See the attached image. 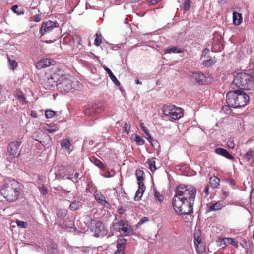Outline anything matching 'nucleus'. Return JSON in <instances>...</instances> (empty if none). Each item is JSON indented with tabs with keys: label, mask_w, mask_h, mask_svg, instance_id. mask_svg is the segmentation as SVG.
<instances>
[{
	"label": "nucleus",
	"mask_w": 254,
	"mask_h": 254,
	"mask_svg": "<svg viewBox=\"0 0 254 254\" xmlns=\"http://www.w3.org/2000/svg\"><path fill=\"white\" fill-rule=\"evenodd\" d=\"M196 193V189L191 186H177L172 200L175 211L180 215L192 213Z\"/></svg>",
	"instance_id": "f257e3e1"
},
{
	"label": "nucleus",
	"mask_w": 254,
	"mask_h": 254,
	"mask_svg": "<svg viewBox=\"0 0 254 254\" xmlns=\"http://www.w3.org/2000/svg\"><path fill=\"white\" fill-rule=\"evenodd\" d=\"M196 193V189L191 186H177L172 200L175 211L180 215L192 213Z\"/></svg>",
	"instance_id": "f03ea898"
},
{
	"label": "nucleus",
	"mask_w": 254,
	"mask_h": 254,
	"mask_svg": "<svg viewBox=\"0 0 254 254\" xmlns=\"http://www.w3.org/2000/svg\"><path fill=\"white\" fill-rule=\"evenodd\" d=\"M20 190V185L17 181L7 178L3 181L0 193L7 201L13 202L18 199Z\"/></svg>",
	"instance_id": "7ed1b4c3"
},
{
	"label": "nucleus",
	"mask_w": 254,
	"mask_h": 254,
	"mask_svg": "<svg viewBox=\"0 0 254 254\" xmlns=\"http://www.w3.org/2000/svg\"><path fill=\"white\" fill-rule=\"evenodd\" d=\"M233 90L254 91V77L245 73H238L231 85Z\"/></svg>",
	"instance_id": "20e7f679"
},
{
	"label": "nucleus",
	"mask_w": 254,
	"mask_h": 254,
	"mask_svg": "<svg viewBox=\"0 0 254 254\" xmlns=\"http://www.w3.org/2000/svg\"><path fill=\"white\" fill-rule=\"evenodd\" d=\"M249 97L245 93L239 90L230 91L226 96V102L229 107L238 108L245 106L249 101Z\"/></svg>",
	"instance_id": "39448f33"
},
{
	"label": "nucleus",
	"mask_w": 254,
	"mask_h": 254,
	"mask_svg": "<svg viewBox=\"0 0 254 254\" xmlns=\"http://www.w3.org/2000/svg\"><path fill=\"white\" fill-rule=\"evenodd\" d=\"M78 83V81L73 77L62 75L57 80V88L61 92H68L75 88V85Z\"/></svg>",
	"instance_id": "423d86ee"
},
{
	"label": "nucleus",
	"mask_w": 254,
	"mask_h": 254,
	"mask_svg": "<svg viewBox=\"0 0 254 254\" xmlns=\"http://www.w3.org/2000/svg\"><path fill=\"white\" fill-rule=\"evenodd\" d=\"M163 112L165 115L170 116L174 120L179 119L183 116V109L172 104L165 105Z\"/></svg>",
	"instance_id": "0eeeda50"
},
{
	"label": "nucleus",
	"mask_w": 254,
	"mask_h": 254,
	"mask_svg": "<svg viewBox=\"0 0 254 254\" xmlns=\"http://www.w3.org/2000/svg\"><path fill=\"white\" fill-rule=\"evenodd\" d=\"M113 229L119 232L121 235L127 236L132 233V229L127 222L121 220L113 224Z\"/></svg>",
	"instance_id": "6e6552de"
},
{
	"label": "nucleus",
	"mask_w": 254,
	"mask_h": 254,
	"mask_svg": "<svg viewBox=\"0 0 254 254\" xmlns=\"http://www.w3.org/2000/svg\"><path fill=\"white\" fill-rule=\"evenodd\" d=\"M104 109L102 103H91L85 107L84 112L85 115L89 116H94L100 113Z\"/></svg>",
	"instance_id": "1a4fd4ad"
},
{
	"label": "nucleus",
	"mask_w": 254,
	"mask_h": 254,
	"mask_svg": "<svg viewBox=\"0 0 254 254\" xmlns=\"http://www.w3.org/2000/svg\"><path fill=\"white\" fill-rule=\"evenodd\" d=\"M58 27L59 24L57 22L48 21L47 22H44L42 24L40 32L41 34V35H43L52 31L54 28Z\"/></svg>",
	"instance_id": "9d476101"
},
{
	"label": "nucleus",
	"mask_w": 254,
	"mask_h": 254,
	"mask_svg": "<svg viewBox=\"0 0 254 254\" xmlns=\"http://www.w3.org/2000/svg\"><path fill=\"white\" fill-rule=\"evenodd\" d=\"M95 236L96 237H103L107 234V230L105 229L103 223L100 221H95Z\"/></svg>",
	"instance_id": "9b49d317"
},
{
	"label": "nucleus",
	"mask_w": 254,
	"mask_h": 254,
	"mask_svg": "<svg viewBox=\"0 0 254 254\" xmlns=\"http://www.w3.org/2000/svg\"><path fill=\"white\" fill-rule=\"evenodd\" d=\"M20 142L18 141H13L11 142L7 147V151L9 155L13 157H15L16 155H18L20 153L19 147Z\"/></svg>",
	"instance_id": "f8f14e48"
},
{
	"label": "nucleus",
	"mask_w": 254,
	"mask_h": 254,
	"mask_svg": "<svg viewBox=\"0 0 254 254\" xmlns=\"http://www.w3.org/2000/svg\"><path fill=\"white\" fill-rule=\"evenodd\" d=\"M189 76L194 80L193 82H196L200 84L206 82L205 76L203 74L200 72L191 73L189 75Z\"/></svg>",
	"instance_id": "ddd939ff"
},
{
	"label": "nucleus",
	"mask_w": 254,
	"mask_h": 254,
	"mask_svg": "<svg viewBox=\"0 0 254 254\" xmlns=\"http://www.w3.org/2000/svg\"><path fill=\"white\" fill-rule=\"evenodd\" d=\"M84 201V199L83 196H79L77 198V199L73 201L70 205V209L72 211H75L82 206V203Z\"/></svg>",
	"instance_id": "4468645a"
},
{
	"label": "nucleus",
	"mask_w": 254,
	"mask_h": 254,
	"mask_svg": "<svg viewBox=\"0 0 254 254\" xmlns=\"http://www.w3.org/2000/svg\"><path fill=\"white\" fill-rule=\"evenodd\" d=\"M138 189L136 192L134 199L135 201H140L145 190V186L143 183H138Z\"/></svg>",
	"instance_id": "2eb2a0df"
},
{
	"label": "nucleus",
	"mask_w": 254,
	"mask_h": 254,
	"mask_svg": "<svg viewBox=\"0 0 254 254\" xmlns=\"http://www.w3.org/2000/svg\"><path fill=\"white\" fill-rule=\"evenodd\" d=\"M46 78H47V83L48 85L51 86H54L56 85L57 86V80H59L60 76L56 73H54L52 75H46Z\"/></svg>",
	"instance_id": "dca6fc26"
},
{
	"label": "nucleus",
	"mask_w": 254,
	"mask_h": 254,
	"mask_svg": "<svg viewBox=\"0 0 254 254\" xmlns=\"http://www.w3.org/2000/svg\"><path fill=\"white\" fill-rule=\"evenodd\" d=\"M53 61H51L49 59H45L41 60L37 63L36 65V68L38 69H41L45 68L53 64Z\"/></svg>",
	"instance_id": "f3484780"
},
{
	"label": "nucleus",
	"mask_w": 254,
	"mask_h": 254,
	"mask_svg": "<svg viewBox=\"0 0 254 254\" xmlns=\"http://www.w3.org/2000/svg\"><path fill=\"white\" fill-rule=\"evenodd\" d=\"M215 152L216 153L222 155L229 159L233 160L234 158V157L225 149L217 148L215 149Z\"/></svg>",
	"instance_id": "a211bd4d"
},
{
	"label": "nucleus",
	"mask_w": 254,
	"mask_h": 254,
	"mask_svg": "<svg viewBox=\"0 0 254 254\" xmlns=\"http://www.w3.org/2000/svg\"><path fill=\"white\" fill-rule=\"evenodd\" d=\"M104 69L108 73L109 76L112 80L113 82L117 86H119L120 85V83L118 80L116 78L115 75L113 74L111 70L106 66H105Z\"/></svg>",
	"instance_id": "6ab92c4d"
},
{
	"label": "nucleus",
	"mask_w": 254,
	"mask_h": 254,
	"mask_svg": "<svg viewBox=\"0 0 254 254\" xmlns=\"http://www.w3.org/2000/svg\"><path fill=\"white\" fill-rule=\"evenodd\" d=\"M242 20V17L241 14L234 12L233 14V23L235 25H239Z\"/></svg>",
	"instance_id": "aec40b11"
},
{
	"label": "nucleus",
	"mask_w": 254,
	"mask_h": 254,
	"mask_svg": "<svg viewBox=\"0 0 254 254\" xmlns=\"http://www.w3.org/2000/svg\"><path fill=\"white\" fill-rule=\"evenodd\" d=\"M140 127L142 130L144 131V133L145 134L146 136V139L148 140V141L151 144L152 146H154V143L153 142V139L149 133V132L147 131V129L145 127L144 125V124L143 123H141L140 124Z\"/></svg>",
	"instance_id": "412c9836"
},
{
	"label": "nucleus",
	"mask_w": 254,
	"mask_h": 254,
	"mask_svg": "<svg viewBox=\"0 0 254 254\" xmlns=\"http://www.w3.org/2000/svg\"><path fill=\"white\" fill-rule=\"evenodd\" d=\"M220 179L216 176L211 177L209 180L211 187L215 188L219 185Z\"/></svg>",
	"instance_id": "4be33fe9"
},
{
	"label": "nucleus",
	"mask_w": 254,
	"mask_h": 254,
	"mask_svg": "<svg viewBox=\"0 0 254 254\" xmlns=\"http://www.w3.org/2000/svg\"><path fill=\"white\" fill-rule=\"evenodd\" d=\"M95 198L98 203L102 205H105V204H108L106 201L105 196L100 193H96L95 194Z\"/></svg>",
	"instance_id": "5701e85b"
},
{
	"label": "nucleus",
	"mask_w": 254,
	"mask_h": 254,
	"mask_svg": "<svg viewBox=\"0 0 254 254\" xmlns=\"http://www.w3.org/2000/svg\"><path fill=\"white\" fill-rule=\"evenodd\" d=\"M222 208V204L219 202H217L208 206V211H212L220 210Z\"/></svg>",
	"instance_id": "b1692460"
},
{
	"label": "nucleus",
	"mask_w": 254,
	"mask_h": 254,
	"mask_svg": "<svg viewBox=\"0 0 254 254\" xmlns=\"http://www.w3.org/2000/svg\"><path fill=\"white\" fill-rule=\"evenodd\" d=\"M71 142L70 141H69V139H64L61 141V145L62 146V147L63 148H65V149L67 150H69L70 147L71 146Z\"/></svg>",
	"instance_id": "393cba45"
},
{
	"label": "nucleus",
	"mask_w": 254,
	"mask_h": 254,
	"mask_svg": "<svg viewBox=\"0 0 254 254\" xmlns=\"http://www.w3.org/2000/svg\"><path fill=\"white\" fill-rule=\"evenodd\" d=\"M166 53H180L182 52V51L176 47H172L171 48H167L165 49Z\"/></svg>",
	"instance_id": "a878e982"
},
{
	"label": "nucleus",
	"mask_w": 254,
	"mask_h": 254,
	"mask_svg": "<svg viewBox=\"0 0 254 254\" xmlns=\"http://www.w3.org/2000/svg\"><path fill=\"white\" fill-rule=\"evenodd\" d=\"M143 174L144 172L143 171L139 169L136 170L135 175L136 176L138 183H143L142 181L143 180Z\"/></svg>",
	"instance_id": "bb28decb"
},
{
	"label": "nucleus",
	"mask_w": 254,
	"mask_h": 254,
	"mask_svg": "<svg viewBox=\"0 0 254 254\" xmlns=\"http://www.w3.org/2000/svg\"><path fill=\"white\" fill-rule=\"evenodd\" d=\"M216 63L215 58H210L208 60H204L203 62V65L205 66L209 67Z\"/></svg>",
	"instance_id": "cd10ccee"
},
{
	"label": "nucleus",
	"mask_w": 254,
	"mask_h": 254,
	"mask_svg": "<svg viewBox=\"0 0 254 254\" xmlns=\"http://www.w3.org/2000/svg\"><path fill=\"white\" fill-rule=\"evenodd\" d=\"M254 155V152L252 149H250L247 153H246L243 157L247 161H250L251 159L253 158Z\"/></svg>",
	"instance_id": "c85d7f7f"
},
{
	"label": "nucleus",
	"mask_w": 254,
	"mask_h": 254,
	"mask_svg": "<svg viewBox=\"0 0 254 254\" xmlns=\"http://www.w3.org/2000/svg\"><path fill=\"white\" fill-rule=\"evenodd\" d=\"M16 99L20 102H22L23 104L26 103L27 102L25 97L23 95L22 93H21L20 91H18L16 92Z\"/></svg>",
	"instance_id": "c756f323"
},
{
	"label": "nucleus",
	"mask_w": 254,
	"mask_h": 254,
	"mask_svg": "<svg viewBox=\"0 0 254 254\" xmlns=\"http://www.w3.org/2000/svg\"><path fill=\"white\" fill-rule=\"evenodd\" d=\"M149 164V168L151 171L153 172L155 171L157 168L155 165V161L154 160V158H152L151 160H148V161Z\"/></svg>",
	"instance_id": "7c9ffc66"
},
{
	"label": "nucleus",
	"mask_w": 254,
	"mask_h": 254,
	"mask_svg": "<svg viewBox=\"0 0 254 254\" xmlns=\"http://www.w3.org/2000/svg\"><path fill=\"white\" fill-rule=\"evenodd\" d=\"M194 244L195 245H197L200 243H203L202 239L200 235L199 232H195L194 234Z\"/></svg>",
	"instance_id": "2f4dec72"
},
{
	"label": "nucleus",
	"mask_w": 254,
	"mask_h": 254,
	"mask_svg": "<svg viewBox=\"0 0 254 254\" xmlns=\"http://www.w3.org/2000/svg\"><path fill=\"white\" fill-rule=\"evenodd\" d=\"M49 254H58V251L55 245H51L48 248Z\"/></svg>",
	"instance_id": "473e14b6"
},
{
	"label": "nucleus",
	"mask_w": 254,
	"mask_h": 254,
	"mask_svg": "<svg viewBox=\"0 0 254 254\" xmlns=\"http://www.w3.org/2000/svg\"><path fill=\"white\" fill-rule=\"evenodd\" d=\"M196 250L198 253L202 254L205 251V247L203 243H200L195 245Z\"/></svg>",
	"instance_id": "72a5a7b5"
},
{
	"label": "nucleus",
	"mask_w": 254,
	"mask_h": 254,
	"mask_svg": "<svg viewBox=\"0 0 254 254\" xmlns=\"http://www.w3.org/2000/svg\"><path fill=\"white\" fill-rule=\"evenodd\" d=\"M127 240L125 238L119 239L117 241V247H122L123 249L125 248V244Z\"/></svg>",
	"instance_id": "f704fd0d"
},
{
	"label": "nucleus",
	"mask_w": 254,
	"mask_h": 254,
	"mask_svg": "<svg viewBox=\"0 0 254 254\" xmlns=\"http://www.w3.org/2000/svg\"><path fill=\"white\" fill-rule=\"evenodd\" d=\"M101 39H102L101 34L99 32H97L96 34V38H95V39L94 41V44L97 46H99V45L102 42Z\"/></svg>",
	"instance_id": "c9c22d12"
},
{
	"label": "nucleus",
	"mask_w": 254,
	"mask_h": 254,
	"mask_svg": "<svg viewBox=\"0 0 254 254\" xmlns=\"http://www.w3.org/2000/svg\"><path fill=\"white\" fill-rule=\"evenodd\" d=\"M134 140L136 142L137 144L138 145H142L144 143V140L137 134L135 135Z\"/></svg>",
	"instance_id": "e433bc0d"
},
{
	"label": "nucleus",
	"mask_w": 254,
	"mask_h": 254,
	"mask_svg": "<svg viewBox=\"0 0 254 254\" xmlns=\"http://www.w3.org/2000/svg\"><path fill=\"white\" fill-rule=\"evenodd\" d=\"M233 242V239L229 238H225L221 240V245L227 246Z\"/></svg>",
	"instance_id": "4c0bfd02"
},
{
	"label": "nucleus",
	"mask_w": 254,
	"mask_h": 254,
	"mask_svg": "<svg viewBox=\"0 0 254 254\" xmlns=\"http://www.w3.org/2000/svg\"><path fill=\"white\" fill-rule=\"evenodd\" d=\"M94 163L95 165L98 166L99 168L102 170H104L105 169V165L103 162H102L100 160L98 159H94Z\"/></svg>",
	"instance_id": "58836bf2"
},
{
	"label": "nucleus",
	"mask_w": 254,
	"mask_h": 254,
	"mask_svg": "<svg viewBox=\"0 0 254 254\" xmlns=\"http://www.w3.org/2000/svg\"><path fill=\"white\" fill-rule=\"evenodd\" d=\"M68 38L69 39L72 38V39L73 41V42H75V41H76V42L78 44L81 45V42H82L81 38L78 35H75L74 36H73L72 37L71 36H69Z\"/></svg>",
	"instance_id": "ea45409f"
},
{
	"label": "nucleus",
	"mask_w": 254,
	"mask_h": 254,
	"mask_svg": "<svg viewBox=\"0 0 254 254\" xmlns=\"http://www.w3.org/2000/svg\"><path fill=\"white\" fill-rule=\"evenodd\" d=\"M190 0H185L184 4V10L188 11L190 9L191 4Z\"/></svg>",
	"instance_id": "a19ab883"
},
{
	"label": "nucleus",
	"mask_w": 254,
	"mask_h": 254,
	"mask_svg": "<svg viewBox=\"0 0 254 254\" xmlns=\"http://www.w3.org/2000/svg\"><path fill=\"white\" fill-rule=\"evenodd\" d=\"M55 112L51 110H47L45 111V116L47 118H51L55 114Z\"/></svg>",
	"instance_id": "79ce46f5"
},
{
	"label": "nucleus",
	"mask_w": 254,
	"mask_h": 254,
	"mask_svg": "<svg viewBox=\"0 0 254 254\" xmlns=\"http://www.w3.org/2000/svg\"><path fill=\"white\" fill-rule=\"evenodd\" d=\"M18 8V6L17 5H14L12 7V10L17 15H20L24 14L23 11H17V9Z\"/></svg>",
	"instance_id": "37998d69"
},
{
	"label": "nucleus",
	"mask_w": 254,
	"mask_h": 254,
	"mask_svg": "<svg viewBox=\"0 0 254 254\" xmlns=\"http://www.w3.org/2000/svg\"><path fill=\"white\" fill-rule=\"evenodd\" d=\"M16 223L18 226H20L21 227L23 228H27L28 226L27 222L20 220H17Z\"/></svg>",
	"instance_id": "c03bdc74"
},
{
	"label": "nucleus",
	"mask_w": 254,
	"mask_h": 254,
	"mask_svg": "<svg viewBox=\"0 0 254 254\" xmlns=\"http://www.w3.org/2000/svg\"><path fill=\"white\" fill-rule=\"evenodd\" d=\"M155 197L157 200H158L159 202H161L163 200V197L160 195V194L157 191H155L154 194Z\"/></svg>",
	"instance_id": "a18cd8bd"
},
{
	"label": "nucleus",
	"mask_w": 254,
	"mask_h": 254,
	"mask_svg": "<svg viewBox=\"0 0 254 254\" xmlns=\"http://www.w3.org/2000/svg\"><path fill=\"white\" fill-rule=\"evenodd\" d=\"M9 62L10 65V68L14 69L17 65V63L16 61L15 60L11 61L10 59H9Z\"/></svg>",
	"instance_id": "49530a36"
},
{
	"label": "nucleus",
	"mask_w": 254,
	"mask_h": 254,
	"mask_svg": "<svg viewBox=\"0 0 254 254\" xmlns=\"http://www.w3.org/2000/svg\"><path fill=\"white\" fill-rule=\"evenodd\" d=\"M39 191H40L41 193L43 195H45L47 193V188L45 186H43L42 187H40L39 188Z\"/></svg>",
	"instance_id": "de8ad7c7"
},
{
	"label": "nucleus",
	"mask_w": 254,
	"mask_h": 254,
	"mask_svg": "<svg viewBox=\"0 0 254 254\" xmlns=\"http://www.w3.org/2000/svg\"><path fill=\"white\" fill-rule=\"evenodd\" d=\"M123 128L124 129V131L126 132L127 134H128L129 129L130 128V124H128L127 123H126Z\"/></svg>",
	"instance_id": "09e8293b"
},
{
	"label": "nucleus",
	"mask_w": 254,
	"mask_h": 254,
	"mask_svg": "<svg viewBox=\"0 0 254 254\" xmlns=\"http://www.w3.org/2000/svg\"><path fill=\"white\" fill-rule=\"evenodd\" d=\"M250 201L251 205L254 206V190L252 191L250 195Z\"/></svg>",
	"instance_id": "8fccbe9b"
},
{
	"label": "nucleus",
	"mask_w": 254,
	"mask_h": 254,
	"mask_svg": "<svg viewBox=\"0 0 254 254\" xmlns=\"http://www.w3.org/2000/svg\"><path fill=\"white\" fill-rule=\"evenodd\" d=\"M117 250L115 252V254H125L124 249L122 247H117Z\"/></svg>",
	"instance_id": "3c124183"
},
{
	"label": "nucleus",
	"mask_w": 254,
	"mask_h": 254,
	"mask_svg": "<svg viewBox=\"0 0 254 254\" xmlns=\"http://www.w3.org/2000/svg\"><path fill=\"white\" fill-rule=\"evenodd\" d=\"M227 146L231 149H234L235 144L233 140H229L227 142Z\"/></svg>",
	"instance_id": "603ef678"
},
{
	"label": "nucleus",
	"mask_w": 254,
	"mask_h": 254,
	"mask_svg": "<svg viewBox=\"0 0 254 254\" xmlns=\"http://www.w3.org/2000/svg\"><path fill=\"white\" fill-rule=\"evenodd\" d=\"M33 20L35 22H39L41 21V17L39 14H36L34 15L33 17Z\"/></svg>",
	"instance_id": "864d4df0"
},
{
	"label": "nucleus",
	"mask_w": 254,
	"mask_h": 254,
	"mask_svg": "<svg viewBox=\"0 0 254 254\" xmlns=\"http://www.w3.org/2000/svg\"><path fill=\"white\" fill-rule=\"evenodd\" d=\"M149 219H148V218L146 217H143L140 221L139 222H138V225H141L143 223H145V222H146L147 221H148Z\"/></svg>",
	"instance_id": "5fc2aeb1"
},
{
	"label": "nucleus",
	"mask_w": 254,
	"mask_h": 254,
	"mask_svg": "<svg viewBox=\"0 0 254 254\" xmlns=\"http://www.w3.org/2000/svg\"><path fill=\"white\" fill-rule=\"evenodd\" d=\"M209 52V50L207 48H205L202 52V56H205Z\"/></svg>",
	"instance_id": "6e6d98bb"
},
{
	"label": "nucleus",
	"mask_w": 254,
	"mask_h": 254,
	"mask_svg": "<svg viewBox=\"0 0 254 254\" xmlns=\"http://www.w3.org/2000/svg\"><path fill=\"white\" fill-rule=\"evenodd\" d=\"M209 186L207 185L205 187L204 192L207 195L209 193Z\"/></svg>",
	"instance_id": "4d7b16f0"
},
{
	"label": "nucleus",
	"mask_w": 254,
	"mask_h": 254,
	"mask_svg": "<svg viewBox=\"0 0 254 254\" xmlns=\"http://www.w3.org/2000/svg\"><path fill=\"white\" fill-rule=\"evenodd\" d=\"M56 128H54V129H46V131L49 133H53L54 132H55V131H56Z\"/></svg>",
	"instance_id": "13d9d810"
},
{
	"label": "nucleus",
	"mask_w": 254,
	"mask_h": 254,
	"mask_svg": "<svg viewBox=\"0 0 254 254\" xmlns=\"http://www.w3.org/2000/svg\"><path fill=\"white\" fill-rule=\"evenodd\" d=\"M160 1H161V0H151L150 2H151V4H155L158 2H160Z\"/></svg>",
	"instance_id": "bf43d9fd"
},
{
	"label": "nucleus",
	"mask_w": 254,
	"mask_h": 254,
	"mask_svg": "<svg viewBox=\"0 0 254 254\" xmlns=\"http://www.w3.org/2000/svg\"><path fill=\"white\" fill-rule=\"evenodd\" d=\"M125 212V210L123 208H120L119 209H118V212L120 214H122L123 213H124Z\"/></svg>",
	"instance_id": "052dcab7"
},
{
	"label": "nucleus",
	"mask_w": 254,
	"mask_h": 254,
	"mask_svg": "<svg viewBox=\"0 0 254 254\" xmlns=\"http://www.w3.org/2000/svg\"><path fill=\"white\" fill-rule=\"evenodd\" d=\"M81 251L87 253L89 251V249L88 248H82Z\"/></svg>",
	"instance_id": "680f3d73"
},
{
	"label": "nucleus",
	"mask_w": 254,
	"mask_h": 254,
	"mask_svg": "<svg viewBox=\"0 0 254 254\" xmlns=\"http://www.w3.org/2000/svg\"><path fill=\"white\" fill-rule=\"evenodd\" d=\"M229 182H230V184L231 186H234V185H235V182H234V180H230Z\"/></svg>",
	"instance_id": "e2e57ef3"
},
{
	"label": "nucleus",
	"mask_w": 254,
	"mask_h": 254,
	"mask_svg": "<svg viewBox=\"0 0 254 254\" xmlns=\"http://www.w3.org/2000/svg\"><path fill=\"white\" fill-rule=\"evenodd\" d=\"M31 116L34 118H36L37 117V114L35 112H32L31 114Z\"/></svg>",
	"instance_id": "0e129e2a"
},
{
	"label": "nucleus",
	"mask_w": 254,
	"mask_h": 254,
	"mask_svg": "<svg viewBox=\"0 0 254 254\" xmlns=\"http://www.w3.org/2000/svg\"><path fill=\"white\" fill-rule=\"evenodd\" d=\"M230 244H232L234 246H236L237 245V242L235 240L233 239V242H232V243H231Z\"/></svg>",
	"instance_id": "69168bd1"
},
{
	"label": "nucleus",
	"mask_w": 254,
	"mask_h": 254,
	"mask_svg": "<svg viewBox=\"0 0 254 254\" xmlns=\"http://www.w3.org/2000/svg\"><path fill=\"white\" fill-rule=\"evenodd\" d=\"M79 176V173H75L74 174V177L75 179H77Z\"/></svg>",
	"instance_id": "338daca9"
},
{
	"label": "nucleus",
	"mask_w": 254,
	"mask_h": 254,
	"mask_svg": "<svg viewBox=\"0 0 254 254\" xmlns=\"http://www.w3.org/2000/svg\"><path fill=\"white\" fill-rule=\"evenodd\" d=\"M135 83L137 84H142V83L141 82H140L139 80L138 79L136 80Z\"/></svg>",
	"instance_id": "774afa93"
}]
</instances>
